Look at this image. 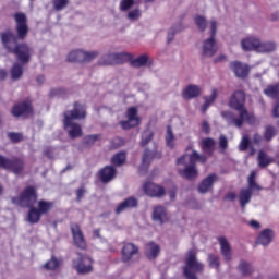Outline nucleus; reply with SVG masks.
Returning <instances> with one entry per match:
<instances>
[{
	"label": "nucleus",
	"mask_w": 279,
	"mask_h": 279,
	"mask_svg": "<svg viewBox=\"0 0 279 279\" xmlns=\"http://www.w3.org/2000/svg\"><path fill=\"white\" fill-rule=\"evenodd\" d=\"M15 21V34L12 31H5L0 33V40L2 47L12 53L22 64H27L32 61V47L27 43H19V40H25L29 35V24H27V15L23 12H16L13 14Z\"/></svg>",
	"instance_id": "f257e3e1"
},
{
	"label": "nucleus",
	"mask_w": 279,
	"mask_h": 279,
	"mask_svg": "<svg viewBox=\"0 0 279 279\" xmlns=\"http://www.w3.org/2000/svg\"><path fill=\"white\" fill-rule=\"evenodd\" d=\"M246 96L243 90H235L229 99V108L236 110L239 117L232 111H221V117L227 121L228 125H234L235 128H243V123L254 125L256 123V116L250 113L245 107Z\"/></svg>",
	"instance_id": "f03ea898"
},
{
	"label": "nucleus",
	"mask_w": 279,
	"mask_h": 279,
	"mask_svg": "<svg viewBox=\"0 0 279 279\" xmlns=\"http://www.w3.org/2000/svg\"><path fill=\"white\" fill-rule=\"evenodd\" d=\"M86 119V105L76 101L72 110L63 112V129L72 140L80 138L83 134L82 125L75 121Z\"/></svg>",
	"instance_id": "7ed1b4c3"
},
{
	"label": "nucleus",
	"mask_w": 279,
	"mask_h": 279,
	"mask_svg": "<svg viewBox=\"0 0 279 279\" xmlns=\"http://www.w3.org/2000/svg\"><path fill=\"white\" fill-rule=\"evenodd\" d=\"M187 156L190 163L185 166L183 170H179V175L185 180H194V178L199 175V172L197 171V162H201V165H206L208 157H206V155H199L197 150H193L192 154Z\"/></svg>",
	"instance_id": "20e7f679"
},
{
	"label": "nucleus",
	"mask_w": 279,
	"mask_h": 279,
	"mask_svg": "<svg viewBox=\"0 0 279 279\" xmlns=\"http://www.w3.org/2000/svg\"><path fill=\"white\" fill-rule=\"evenodd\" d=\"M204 271V264L197 260V252L191 248L185 258V266L183 267V275L186 279H197L196 274Z\"/></svg>",
	"instance_id": "39448f33"
},
{
	"label": "nucleus",
	"mask_w": 279,
	"mask_h": 279,
	"mask_svg": "<svg viewBox=\"0 0 279 279\" xmlns=\"http://www.w3.org/2000/svg\"><path fill=\"white\" fill-rule=\"evenodd\" d=\"M53 206H56V204L51 201H45V199L38 201L37 207H32L28 210V214H27L28 223H31L32 226L36 223H40V219H43V215H49V213L53 210Z\"/></svg>",
	"instance_id": "423d86ee"
},
{
	"label": "nucleus",
	"mask_w": 279,
	"mask_h": 279,
	"mask_svg": "<svg viewBox=\"0 0 279 279\" xmlns=\"http://www.w3.org/2000/svg\"><path fill=\"white\" fill-rule=\"evenodd\" d=\"M248 187H244L240 190L239 193V202L242 210H245V207L250 202H252V196L254 195V191H263V186L256 183V172L252 171L247 179Z\"/></svg>",
	"instance_id": "0eeeda50"
},
{
	"label": "nucleus",
	"mask_w": 279,
	"mask_h": 279,
	"mask_svg": "<svg viewBox=\"0 0 279 279\" xmlns=\"http://www.w3.org/2000/svg\"><path fill=\"white\" fill-rule=\"evenodd\" d=\"M38 202V192L35 186L25 187L19 196L12 197V203L17 204L22 208H28L32 210Z\"/></svg>",
	"instance_id": "6e6552de"
},
{
	"label": "nucleus",
	"mask_w": 279,
	"mask_h": 279,
	"mask_svg": "<svg viewBox=\"0 0 279 279\" xmlns=\"http://www.w3.org/2000/svg\"><path fill=\"white\" fill-rule=\"evenodd\" d=\"M132 53L128 52H117V53H108L102 56L98 64L100 66H112L114 64H125V62H131L132 61Z\"/></svg>",
	"instance_id": "1a4fd4ad"
},
{
	"label": "nucleus",
	"mask_w": 279,
	"mask_h": 279,
	"mask_svg": "<svg viewBox=\"0 0 279 279\" xmlns=\"http://www.w3.org/2000/svg\"><path fill=\"white\" fill-rule=\"evenodd\" d=\"M0 169H7V171H12L15 175H21L25 170V160L21 157L8 159L0 155Z\"/></svg>",
	"instance_id": "9d476101"
},
{
	"label": "nucleus",
	"mask_w": 279,
	"mask_h": 279,
	"mask_svg": "<svg viewBox=\"0 0 279 279\" xmlns=\"http://www.w3.org/2000/svg\"><path fill=\"white\" fill-rule=\"evenodd\" d=\"M99 56L98 51H90L86 52L82 49L72 50L68 54V62H80L81 64H84L86 62H93L97 57Z\"/></svg>",
	"instance_id": "9b49d317"
},
{
	"label": "nucleus",
	"mask_w": 279,
	"mask_h": 279,
	"mask_svg": "<svg viewBox=\"0 0 279 279\" xmlns=\"http://www.w3.org/2000/svg\"><path fill=\"white\" fill-rule=\"evenodd\" d=\"M211 33L210 38L206 39L203 43V54L207 58H213L217 53V41L215 40V36H217V22L211 21Z\"/></svg>",
	"instance_id": "f8f14e48"
},
{
	"label": "nucleus",
	"mask_w": 279,
	"mask_h": 279,
	"mask_svg": "<svg viewBox=\"0 0 279 279\" xmlns=\"http://www.w3.org/2000/svg\"><path fill=\"white\" fill-rule=\"evenodd\" d=\"M78 258L73 260V267L76 269L77 274H90L93 271V258L88 255H82L77 253Z\"/></svg>",
	"instance_id": "ddd939ff"
},
{
	"label": "nucleus",
	"mask_w": 279,
	"mask_h": 279,
	"mask_svg": "<svg viewBox=\"0 0 279 279\" xmlns=\"http://www.w3.org/2000/svg\"><path fill=\"white\" fill-rule=\"evenodd\" d=\"M126 117L128 120L120 122L122 130H132V128L141 125V118H138V109L136 107H130L126 110Z\"/></svg>",
	"instance_id": "4468645a"
},
{
	"label": "nucleus",
	"mask_w": 279,
	"mask_h": 279,
	"mask_svg": "<svg viewBox=\"0 0 279 279\" xmlns=\"http://www.w3.org/2000/svg\"><path fill=\"white\" fill-rule=\"evenodd\" d=\"M141 248L132 242H126L123 244L121 250V260L122 263H134V256H138Z\"/></svg>",
	"instance_id": "2eb2a0df"
},
{
	"label": "nucleus",
	"mask_w": 279,
	"mask_h": 279,
	"mask_svg": "<svg viewBox=\"0 0 279 279\" xmlns=\"http://www.w3.org/2000/svg\"><path fill=\"white\" fill-rule=\"evenodd\" d=\"M70 228H71L74 245H76L78 250H87L88 244H86V239L84 238L82 228L77 223H72Z\"/></svg>",
	"instance_id": "dca6fc26"
},
{
	"label": "nucleus",
	"mask_w": 279,
	"mask_h": 279,
	"mask_svg": "<svg viewBox=\"0 0 279 279\" xmlns=\"http://www.w3.org/2000/svg\"><path fill=\"white\" fill-rule=\"evenodd\" d=\"M117 178V168L113 166H105L102 169L98 171V180L102 184H109Z\"/></svg>",
	"instance_id": "f3484780"
},
{
	"label": "nucleus",
	"mask_w": 279,
	"mask_h": 279,
	"mask_svg": "<svg viewBox=\"0 0 279 279\" xmlns=\"http://www.w3.org/2000/svg\"><path fill=\"white\" fill-rule=\"evenodd\" d=\"M144 193L148 195V197H165L166 191L163 186H160L158 184L146 182L143 185Z\"/></svg>",
	"instance_id": "a211bd4d"
},
{
	"label": "nucleus",
	"mask_w": 279,
	"mask_h": 279,
	"mask_svg": "<svg viewBox=\"0 0 279 279\" xmlns=\"http://www.w3.org/2000/svg\"><path fill=\"white\" fill-rule=\"evenodd\" d=\"M132 208H138V199L134 196H130L118 204L116 207V215H121L125 210H132Z\"/></svg>",
	"instance_id": "6ab92c4d"
},
{
	"label": "nucleus",
	"mask_w": 279,
	"mask_h": 279,
	"mask_svg": "<svg viewBox=\"0 0 279 279\" xmlns=\"http://www.w3.org/2000/svg\"><path fill=\"white\" fill-rule=\"evenodd\" d=\"M230 69L235 74V77H241L242 80H245V77L250 75V65L243 64L240 61H232L230 63Z\"/></svg>",
	"instance_id": "aec40b11"
},
{
	"label": "nucleus",
	"mask_w": 279,
	"mask_h": 279,
	"mask_svg": "<svg viewBox=\"0 0 279 279\" xmlns=\"http://www.w3.org/2000/svg\"><path fill=\"white\" fill-rule=\"evenodd\" d=\"M217 174H209L207 178L203 179L202 182L198 184V192L208 193V191H213V186L217 182Z\"/></svg>",
	"instance_id": "412c9836"
},
{
	"label": "nucleus",
	"mask_w": 279,
	"mask_h": 279,
	"mask_svg": "<svg viewBox=\"0 0 279 279\" xmlns=\"http://www.w3.org/2000/svg\"><path fill=\"white\" fill-rule=\"evenodd\" d=\"M144 254L148 260H156L160 256V245L156 244V242H148L145 245Z\"/></svg>",
	"instance_id": "4be33fe9"
},
{
	"label": "nucleus",
	"mask_w": 279,
	"mask_h": 279,
	"mask_svg": "<svg viewBox=\"0 0 279 279\" xmlns=\"http://www.w3.org/2000/svg\"><path fill=\"white\" fill-rule=\"evenodd\" d=\"M32 104H29L28 101L14 105V107L12 108L13 117H23L24 114H32Z\"/></svg>",
	"instance_id": "5701e85b"
},
{
	"label": "nucleus",
	"mask_w": 279,
	"mask_h": 279,
	"mask_svg": "<svg viewBox=\"0 0 279 279\" xmlns=\"http://www.w3.org/2000/svg\"><path fill=\"white\" fill-rule=\"evenodd\" d=\"M218 242L220 243V252L225 260L229 263V260H232V248L230 247L228 239H226V236H220Z\"/></svg>",
	"instance_id": "b1692460"
},
{
	"label": "nucleus",
	"mask_w": 279,
	"mask_h": 279,
	"mask_svg": "<svg viewBox=\"0 0 279 279\" xmlns=\"http://www.w3.org/2000/svg\"><path fill=\"white\" fill-rule=\"evenodd\" d=\"M271 241H274V230L271 229H264L257 238V244L264 245V247H267Z\"/></svg>",
	"instance_id": "393cba45"
},
{
	"label": "nucleus",
	"mask_w": 279,
	"mask_h": 279,
	"mask_svg": "<svg viewBox=\"0 0 279 279\" xmlns=\"http://www.w3.org/2000/svg\"><path fill=\"white\" fill-rule=\"evenodd\" d=\"M260 39L255 37H248L246 39H243L241 45L243 51H258Z\"/></svg>",
	"instance_id": "a878e982"
},
{
	"label": "nucleus",
	"mask_w": 279,
	"mask_h": 279,
	"mask_svg": "<svg viewBox=\"0 0 279 279\" xmlns=\"http://www.w3.org/2000/svg\"><path fill=\"white\" fill-rule=\"evenodd\" d=\"M199 95H202V88L197 85H187L182 92L183 99H195V97H199Z\"/></svg>",
	"instance_id": "bb28decb"
},
{
	"label": "nucleus",
	"mask_w": 279,
	"mask_h": 279,
	"mask_svg": "<svg viewBox=\"0 0 279 279\" xmlns=\"http://www.w3.org/2000/svg\"><path fill=\"white\" fill-rule=\"evenodd\" d=\"M257 162L260 169H265L269 167V165H272L274 158L269 157V155H267L265 150H259L257 156Z\"/></svg>",
	"instance_id": "cd10ccee"
},
{
	"label": "nucleus",
	"mask_w": 279,
	"mask_h": 279,
	"mask_svg": "<svg viewBox=\"0 0 279 279\" xmlns=\"http://www.w3.org/2000/svg\"><path fill=\"white\" fill-rule=\"evenodd\" d=\"M153 219L154 221H159V223H165V221H167V211L165 210V207H155L153 213Z\"/></svg>",
	"instance_id": "c85d7f7f"
},
{
	"label": "nucleus",
	"mask_w": 279,
	"mask_h": 279,
	"mask_svg": "<svg viewBox=\"0 0 279 279\" xmlns=\"http://www.w3.org/2000/svg\"><path fill=\"white\" fill-rule=\"evenodd\" d=\"M148 63H149V56L147 54H142L136 59H133V60L131 59L130 61L131 66H133L134 69H142V66H147Z\"/></svg>",
	"instance_id": "c756f323"
},
{
	"label": "nucleus",
	"mask_w": 279,
	"mask_h": 279,
	"mask_svg": "<svg viewBox=\"0 0 279 279\" xmlns=\"http://www.w3.org/2000/svg\"><path fill=\"white\" fill-rule=\"evenodd\" d=\"M61 264L62 260L52 255V257L43 266V269H46V271H57V269H60Z\"/></svg>",
	"instance_id": "7c9ffc66"
},
{
	"label": "nucleus",
	"mask_w": 279,
	"mask_h": 279,
	"mask_svg": "<svg viewBox=\"0 0 279 279\" xmlns=\"http://www.w3.org/2000/svg\"><path fill=\"white\" fill-rule=\"evenodd\" d=\"M125 160H128V154L125 151H120L112 156L111 165H113V167H123Z\"/></svg>",
	"instance_id": "2f4dec72"
},
{
	"label": "nucleus",
	"mask_w": 279,
	"mask_h": 279,
	"mask_svg": "<svg viewBox=\"0 0 279 279\" xmlns=\"http://www.w3.org/2000/svg\"><path fill=\"white\" fill-rule=\"evenodd\" d=\"M271 51H276V43L274 41H265L260 43L257 48V53H271Z\"/></svg>",
	"instance_id": "473e14b6"
},
{
	"label": "nucleus",
	"mask_w": 279,
	"mask_h": 279,
	"mask_svg": "<svg viewBox=\"0 0 279 279\" xmlns=\"http://www.w3.org/2000/svg\"><path fill=\"white\" fill-rule=\"evenodd\" d=\"M202 149L209 156H213V151H215V141L213 137H206L202 142Z\"/></svg>",
	"instance_id": "72a5a7b5"
},
{
	"label": "nucleus",
	"mask_w": 279,
	"mask_h": 279,
	"mask_svg": "<svg viewBox=\"0 0 279 279\" xmlns=\"http://www.w3.org/2000/svg\"><path fill=\"white\" fill-rule=\"evenodd\" d=\"M166 145L170 149L175 148V135L173 134V129H171V125L167 126V133H166Z\"/></svg>",
	"instance_id": "f704fd0d"
},
{
	"label": "nucleus",
	"mask_w": 279,
	"mask_h": 279,
	"mask_svg": "<svg viewBox=\"0 0 279 279\" xmlns=\"http://www.w3.org/2000/svg\"><path fill=\"white\" fill-rule=\"evenodd\" d=\"M264 95L270 97V99L279 98V84L268 85L266 89H264Z\"/></svg>",
	"instance_id": "c9c22d12"
},
{
	"label": "nucleus",
	"mask_w": 279,
	"mask_h": 279,
	"mask_svg": "<svg viewBox=\"0 0 279 279\" xmlns=\"http://www.w3.org/2000/svg\"><path fill=\"white\" fill-rule=\"evenodd\" d=\"M238 269L242 276H252V274L254 272V267H252V264L245 260H242L240 263Z\"/></svg>",
	"instance_id": "e433bc0d"
},
{
	"label": "nucleus",
	"mask_w": 279,
	"mask_h": 279,
	"mask_svg": "<svg viewBox=\"0 0 279 279\" xmlns=\"http://www.w3.org/2000/svg\"><path fill=\"white\" fill-rule=\"evenodd\" d=\"M215 99H217V89H214L210 96L205 97V102L201 107L203 114H206V111L210 108V105L215 102Z\"/></svg>",
	"instance_id": "4c0bfd02"
},
{
	"label": "nucleus",
	"mask_w": 279,
	"mask_h": 279,
	"mask_svg": "<svg viewBox=\"0 0 279 279\" xmlns=\"http://www.w3.org/2000/svg\"><path fill=\"white\" fill-rule=\"evenodd\" d=\"M278 134V130L274 125H266L264 131V140L267 141V143L271 142L274 140V136Z\"/></svg>",
	"instance_id": "58836bf2"
},
{
	"label": "nucleus",
	"mask_w": 279,
	"mask_h": 279,
	"mask_svg": "<svg viewBox=\"0 0 279 279\" xmlns=\"http://www.w3.org/2000/svg\"><path fill=\"white\" fill-rule=\"evenodd\" d=\"M12 80H21L23 77V65L21 63H14L11 69Z\"/></svg>",
	"instance_id": "ea45409f"
},
{
	"label": "nucleus",
	"mask_w": 279,
	"mask_h": 279,
	"mask_svg": "<svg viewBox=\"0 0 279 279\" xmlns=\"http://www.w3.org/2000/svg\"><path fill=\"white\" fill-rule=\"evenodd\" d=\"M151 141H154V132L144 131V133L142 134V140L140 142V145L141 147H147V145H149Z\"/></svg>",
	"instance_id": "a19ab883"
},
{
	"label": "nucleus",
	"mask_w": 279,
	"mask_h": 279,
	"mask_svg": "<svg viewBox=\"0 0 279 279\" xmlns=\"http://www.w3.org/2000/svg\"><path fill=\"white\" fill-rule=\"evenodd\" d=\"M195 21V25L197 26V28L201 31V32H206V25H207V21H206V17L202 16V15H197L195 16L194 19Z\"/></svg>",
	"instance_id": "79ce46f5"
},
{
	"label": "nucleus",
	"mask_w": 279,
	"mask_h": 279,
	"mask_svg": "<svg viewBox=\"0 0 279 279\" xmlns=\"http://www.w3.org/2000/svg\"><path fill=\"white\" fill-rule=\"evenodd\" d=\"M52 5L57 12H62L69 5V0H52Z\"/></svg>",
	"instance_id": "37998d69"
},
{
	"label": "nucleus",
	"mask_w": 279,
	"mask_h": 279,
	"mask_svg": "<svg viewBox=\"0 0 279 279\" xmlns=\"http://www.w3.org/2000/svg\"><path fill=\"white\" fill-rule=\"evenodd\" d=\"M134 0H121L120 1V11L128 12V10H132L134 8Z\"/></svg>",
	"instance_id": "c03bdc74"
},
{
	"label": "nucleus",
	"mask_w": 279,
	"mask_h": 279,
	"mask_svg": "<svg viewBox=\"0 0 279 279\" xmlns=\"http://www.w3.org/2000/svg\"><path fill=\"white\" fill-rule=\"evenodd\" d=\"M99 141V134H94V135H87L84 137L83 143L87 147H92V145H95Z\"/></svg>",
	"instance_id": "a18cd8bd"
},
{
	"label": "nucleus",
	"mask_w": 279,
	"mask_h": 279,
	"mask_svg": "<svg viewBox=\"0 0 279 279\" xmlns=\"http://www.w3.org/2000/svg\"><path fill=\"white\" fill-rule=\"evenodd\" d=\"M151 158H154L151 156V150L146 149L142 158V167H149V165H151Z\"/></svg>",
	"instance_id": "49530a36"
},
{
	"label": "nucleus",
	"mask_w": 279,
	"mask_h": 279,
	"mask_svg": "<svg viewBox=\"0 0 279 279\" xmlns=\"http://www.w3.org/2000/svg\"><path fill=\"white\" fill-rule=\"evenodd\" d=\"M250 137L244 135L239 144L240 151H247V149H250Z\"/></svg>",
	"instance_id": "de8ad7c7"
},
{
	"label": "nucleus",
	"mask_w": 279,
	"mask_h": 279,
	"mask_svg": "<svg viewBox=\"0 0 279 279\" xmlns=\"http://www.w3.org/2000/svg\"><path fill=\"white\" fill-rule=\"evenodd\" d=\"M8 138H10L11 143H21V141H23V134L16 132H9Z\"/></svg>",
	"instance_id": "09e8293b"
},
{
	"label": "nucleus",
	"mask_w": 279,
	"mask_h": 279,
	"mask_svg": "<svg viewBox=\"0 0 279 279\" xmlns=\"http://www.w3.org/2000/svg\"><path fill=\"white\" fill-rule=\"evenodd\" d=\"M178 29H175V26L171 27L168 31V43H171L173 40V38H175V33L180 32V29H182V24H179Z\"/></svg>",
	"instance_id": "8fccbe9b"
},
{
	"label": "nucleus",
	"mask_w": 279,
	"mask_h": 279,
	"mask_svg": "<svg viewBox=\"0 0 279 279\" xmlns=\"http://www.w3.org/2000/svg\"><path fill=\"white\" fill-rule=\"evenodd\" d=\"M219 148L221 149V153L226 151L228 149V137L226 135L219 136Z\"/></svg>",
	"instance_id": "3c124183"
},
{
	"label": "nucleus",
	"mask_w": 279,
	"mask_h": 279,
	"mask_svg": "<svg viewBox=\"0 0 279 279\" xmlns=\"http://www.w3.org/2000/svg\"><path fill=\"white\" fill-rule=\"evenodd\" d=\"M208 262H209V267H213L214 269H219V257L215 255H209Z\"/></svg>",
	"instance_id": "603ef678"
},
{
	"label": "nucleus",
	"mask_w": 279,
	"mask_h": 279,
	"mask_svg": "<svg viewBox=\"0 0 279 279\" xmlns=\"http://www.w3.org/2000/svg\"><path fill=\"white\" fill-rule=\"evenodd\" d=\"M121 145H123V140L121 137H114L111 141V147L113 149H119V147H121Z\"/></svg>",
	"instance_id": "864d4df0"
},
{
	"label": "nucleus",
	"mask_w": 279,
	"mask_h": 279,
	"mask_svg": "<svg viewBox=\"0 0 279 279\" xmlns=\"http://www.w3.org/2000/svg\"><path fill=\"white\" fill-rule=\"evenodd\" d=\"M138 16H141V11L138 9H135L128 13V19H130L131 21L138 19Z\"/></svg>",
	"instance_id": "5fc2aeb1"
},
{
	"label": "nucleus",
	"mask_w": 279,
	"mask_h": 279,
	"mask_svg": "<svg viewBox=\"0 0 279 279\" xmlns=\"http://www.w3.org/2000/svg\"><path fill=\"white\" fill-rule=\"evenodd\" d=\"M86 193V189L80 187L76 190V201L82 202V198L84 197Z\"/></svg>",
	"instance_id": "6e6d98bb"
},
{
	"label": "nucleus",
	"mask_w": 279,
	"mask_h": 279,
	"mask_svg": "<svg viewBox=\"0 0 279 279\" xmlns=\"http://www.w3.org/2000/svg\"><path fill=\"white\" fill-rule=\"evenodd\" d=\"M202 131H203L205 134H210V124H208L207 121H203V122H202Z\"/></svg>",
	"instance_id": "4d7b16f0"
},
{
	"label": "nucleus",
	"mask_w": 279,
	"mask_h": 279,
	"mask_svg": "<svg viewBox=\"0 0 279 279\" xmlns=\"http://www.w3.org/2000/svg\"><path fill=\"white\" fill-rule=\"evenodd\" d=\"M262 142H263V135L259 133H255L253 136V143L258 145V143H262Z\"/></svg>",
	"instance_id": "13d9d810"
},
{
	"label": "nucleus",
	"mask_w": 279,
	"mask_h": 279,
	"mask_svg": "<svg viewBox=\"0 0 279 279\" xmlns=\"http://www.w3.org/2000/svg\"><path fill=\"white\" fill-rule=\"evenodd\" d=\"M225 199L229 201V202H234V199H236V194L233 192H229L226 196Z\"/></svg>",
	"instance_id": "bf43d9fd"
},
{
	"label": "nucleus",
	"mask_w": 279,
	"mask_h": 279,
	"mask_svg": "<svg viewBox=\"0 0 279 279\" xmlns=\"http://www.w3.org/2000/svg\"><path fill=\"white\" fill-rule=\"evenodd\" d=\"M248 226H251V228H254V230H259L260 228V222L256 221V220H251L248 222Z\"/></svg>",
	"instance_id": "052dcab7"
},
{
	"label": "nucleus",
	"mask_w": 279,
	"mask_h": 279,
	"mask_svg": "<svg viewBox=\"0 0 279 279\" xmlns=\"http://www.w3.org/2000/svg\"><path fill=\"white\" fill-rule=\"evenodd\" d=\"M186 156L189 155H183L180 158L177 159V165H186L185 160H186Z\"/></svg>",
	"instance_id": "680f3d73"
},
{
	"label": "nucleus",
	"mask_w": 279,
	"mask_h": 279,
	"mask_svg": "<svg viewBox=\"0 0 279 279\" xmlns=\"http://www.w3.org/2000/svg\"><path fill=\"white\" fill-rule=\"evenodd\" d=\"M93 234L95 239H101V230L100 229H94Z\"/></svg>",
	"instance_id": "e2e57ef3"
},
{
	"label": "nucleus",
	"mask_w": 279,
	"mask_h": 279,
	"mask_svg": "<svg viewBox=\"0 0 279 279\" xmlns=\"http://www.w3.org/2000/svg\"><path fill=\"white\" fill-rule=\"evenodd\" d=\"M223 60H226V56L220 54L214 60V62L217 64V62H223Z\"/></svg>",
	"instance_id": "0e129e2a"
},
{
	"label": "nucleus",
	"mask_w": 279,
	"mask_h": 279,
	"mask_svg": "<svg viewBox=\"0 0 279 279\" xmlns=\"http://www.w3.org/2000/svg\"><path fill=\"white\" fill-rule=\"evenodd\" d=\"M8 77V72L5 70H0V81L5 80Z\"/></svg>",
	"instance_id": "69168bd1"
},
{
	"label": "nucleus",
	"mask_w": 279,
	"mask_h": 279,
	"mask_svg": "<svg viewBox=\"0 0 279 279\" xmlns=\"http://www.w3.org/2000/svg\"><path fill=\"white\" fill-rule=\"evenodd\" d=\"M37 82H38L39 84H43V82H45V76H44V75L38 76V77H37Z\"/></svg>",
	"instance_id": "338daca9"
},
{
	"label": "nucleus",
	"mask_w": 279,
	"mask_h": 279,
	"mask_svg": "<svg viewBox=\"0 0 279 279\" xmlns=\"http://www.w3.org/2000/svg\"><path fill=\"white\" fill-rule=\"evenodd\" d=\"M170 199H175V190L170 191Z\"/></svg>",
	"instance_id": "774afa93"
}]
</instances>
